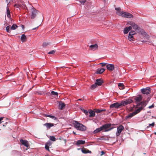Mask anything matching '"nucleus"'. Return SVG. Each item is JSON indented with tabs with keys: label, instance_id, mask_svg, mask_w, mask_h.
<instances>
[{
	"label": "nucleus",
	"instance_id": "nucleus-1",
	"mask_svg": "<svg viewBox=\"0 0 156 156\" xmlns=\"http://www.w3.org/2000/svg\"><path fill=\"white\" fill-rule=\"evenodd\" d=\"M111 125L112 124L111 123H107L103 125L100 127L95 130L94 131V134L97 133L103 130H104V131L105 132L110 131L114 128L111 127Z\"/></svg>",
	"mask_w": 156,
	"mask_h": 156
},
{
	"label": "nucleus",
	"instance_id": "nucleus-2",
	"mask_svg": "<svg viewBox=\"0 0 156 156\" xmlns=\"http://www.w3.org/2000/svg\"><path fill=\"white\" fill-rule=\"evenodd\" d=\"M73 124L76 129L78 130L85 131L86 129V127L85 126L79 123L77 121L73 120Z\"/></svg>",
	"mask_w": 156,
	"mask_h": 156
},
{
	"label": "nucleus",
	"instance_id": "nucleus-3",
	"mask_svg": "<svg viewBox=\"0 0 156 156\" xmlns=\"http://www.w3.org/2000/svg\"><path fill=\"white\" fill-rule=\"evenodd\" d=\"M147 102L146 101H143L137 103L136 108H138L136 110H139V112L147 105Z\"/></svg>",
	"mask_w": 156,
	"mask_h": 156
},
{
	"label": "nucleus",
	"instance_id": "nucleus-4",
	"mask_svg": "<svg viewBox=\"0 0 156 156\" xmlns=\"http://www.w3.org/2000/svg\"><path fill=\"white\" fill-rule=\"evenodd\" d=\"M128 25H130L137 32H140L141 31L140 28L139 27L137 24L133 22H129L128 23Z\"/></svg>",
	"mask_w": 156,
	"mask_h": 156
},
{
	"label": "nucleus",
	"instance_id": "nucleus-5",
	"mask_svg": "<svg viewBox=\"0 0 156 156\" xmlns=\"http://www.w3.org/2000/svg\"><path fill=\"white\" fill-rule=\"evenodd\" d=\"M39 13V12L32 6L31 9V18L33 19H34Z\"/></svg>",
	"mask_w": 156,
	"mask_h": 156
},
{
	"label": "nucleus",
	"instance_id": "nucleus-6",
	"mask_svg": "<svg viewBox=\"0 0 156 156\" xmlns=\"http://www.w3.org/2000/svg\"><path fill=\"white\" fill-rule=\"evenodd\" d=\"M118 15L128 18H133V17L132 14L127 12H119L118 13Z\"/></svg>",
	"mask_w": 156,
	"mask_h": 156
},
{
	"label": "nucleus",
	"instance_id": "nucleus-7",
	"mask_svg": "<svg viewBox=\"0 0 156 156\" xmlns=\"http://www.w3.org/2000/svg\"><path fill=\"white\" fill-rule=\"evenodd\" d=\"M139 110H136L132 113H129L128 115L126 116V119H127L131 118L133 116L136 115V114L139 113Z\"/></svg>",
	"mask_w": 156,
	"mask_h": 156
},
{
	"label": "nucleus",
	"instance_id": "nucleus-8",
	"mask_svg": "<svg viewBox=\"0 0 156 156\" xmlns=\"http://www.w3.org/2000/svg\"><path fill=\"white\" fill-rule=\"evenodd\" d=\"M122 102L120 103H118V102H116L115 103H114L113 104H111L110 105V108H119L120 107H121L122 106Z\"/></svg>",
	"mask_w": 156,
	"mask_h": 156
},
{
	"label": "nucleus",
	"instance_id": "nucleus-9",
	"mask_svg": "<svg viewBox=\"0 0 156 156\" xmlns=\"http://www.w3.org/2000/svg\"><path fill=\"white\" fill-rule=\"evenodd\" d=\"M141 92L143 94H148L151 92V89L149 87L141 89Z\"/></svg>",
	"mask_w": 156,
	"mask_h": 156
},
{
	"label": "nucleus",
	"instance_id": "nucleus-10",
	"mask_svg": "<svg viewBox=\"0 0 156 156\" xmlns=\"http://www.w3.org/2000/svg\"><path fill=\"white\" fill-rule=\"evenodd\" d=\"M124 129V127L122 125L118 126L117 127V132L116 133V136H119Z\"/></svg>",
	"mask_w": 156,
	"mask_h": 156
},
{
	"label": "nucleus",
	"instance_id": "nucleus-11",
	"mask_svg": "<svg viewBox=\"0 0 156 156\" xmlns=\"http://www.w3.org/2000/svg\"><path fill=\"white\" fill-rule=\"evenodd\" d=\"M132 99L135 101L136 103H137L140 102L142 100V97L141 95H138L134 97H132Z\"/></svg>",
	"mask_w": 156,
	"mask_h": 156
},
{
	"label": "nucleus",
	"instance_id": "nucleus-12",
	"mask_svg": "<svg viewBox=\"0 0 156 156\" xmlns=\"http://www.w3.org/2000/svg\"><path fill=\"white\" fill-rule=\"evenodd\" d=\"M133 102V100L130 99H126V101H122V106H124L126 105L129 104Z\"/></svg>",
	"mask_w": 156,
	"mask_h": 156
},
{
	"label": "nucleus",
	"instance_id": "nucleus-13",
	"mask_svg": "<svg viewBox=\"0 0 156 156\" xmlns=\"http://www.w3.org/2000/svg\"><path fill=\"white\" fill-rule=\"evenodd\" d=\"M20 142L23 145H24L27 148L29 147L28 142L27 140H23L22 139H21L20 140Z\"/></svg>",
	"mask_w": 156,
	"mask_h": 156
},
{
	"label": "nucleus",
	"instance_id": "nucleus-14",
	"mask_svg": "<svg viewBox=\"0 0 156 156\" xmlns=\"http://www.w3.org/2000/svg\"><path fill=\"white\" fill-rule=\"evenodd\" d=\"M98 46L97 44H92L89 46V48L90 50L94 51L98 48Z\"/></svg>",
	"mask_w": 156,
	"mask_h": 156
},
{
	"label": "nucleus",
	"instance_id": "nucleus-15",
	"mask_svg": "<svg viewBox=\"0 0 156 156\" xmlns=\"http://www.w3.org/2000/svg\"><path fill=\"white\" fill-rule=\"evenodd\" d=\"M103 83V80L101 79H98L96 80L95 83L97 86H101Z\"/></svg>",
	"mask_w": 156,
	"mask_h": 156
},
{
	"label": "nucleus",
	"instance_id": "nucleus-16",
	"mask_svg": "<svg viewBox=\"0 0 156 156\" xmlns=\"http://www.w3.org/2000/svg\"><path fill=\"white\" fill-rule=\"evenodd\" d=\"M107 68L110 71H112L114 69V66L112 64H108L106 66Z\"/></svg>",
	"mask_w": 156,
	"mask_h": 156
},
{
	"label": "nucleus",
	"instance_id": "nucleus-17",
	"mask_svg": "<svg viewBox=\"0 0 156 156\" xmlns=\"http://www.w3.org/2000/svg\"><path fill=\"white\" fill-rule=\"evenodd\" d=\"M132 29L131 26H129L128 27H126L124 29L123 33L125 34H127L129 31Z\"/></svg>",
	"mask_w": 156,
	"mask_h": 156
},
{
	"label": "nucleus",
	"instance_id": "nucleus-18",
	"mask_svg": "<svg viewBox=\"0 0 156 156\" xmlns=\"http://www.w3.org/2000/svg\"><path fill=\"white\" fill-rule=\"evenodd\" d=\"M44 126L48 129H50L51 127L54 126V124L51 123H46L44 124Z\"/></svg>",
	"mask_w": 156,
	"mask_h": 156
},
{
	"label": "nucleus",
	"instance_id": "nucleus-19",
	"mask_svg": "<svg viewBox=\"0 0 156 156\" xmlns=\"http://www.w3.org/2000/svg\"><path fill=\"white\" fill-rule=\"evenodd\" d=\"M65 104L62 101H61L59 103V108L60 109L62 110L65 107Z\"/></svg>",
	"mask_w": 156,
	"mask_h": 156
},
{
	"label": "nucleus",
	"instance_id": "nucleus-20",
	"mask_svg": "<svg viewBox=\"0 0 156 156\" xmlns=\"http://www.w3.org/2000/svg\"><path fill=\"white\" fill-rule=\"evenodd\" d=\"M21 3L19 4L20 8L24 9L27 8L24 2L22 1L21 2Z\"/></svg>",
	"mask_w": 156,
	"mask_h": 156
},
{
	"label": "nucleus",
	"instance_id": "nucleus-21",
	"mask_svg": "<svg viewBox=\"0 0 156 156\" xmlns=\"http://www.w3.org/2000/svg\"><path fill=\"white\" fill-rule=\"evenodd\" d=\"M21 41L23 42H25L27 40V37L24 34H22L21 35Z\"/></svg>",
	"mask_w": 156,
	"mask_h": 156
},
{
	"label": "nucleus",
	"instance_id": "nucleus-22",
	"mask_svg": "<svg viewBox=\"0 0 156 156\" xmlns=\"http://www.w3.org/2000/svg\"><path fill=\"white\" fill-rule=\"evenodd\" d=\"M81 151L84 154L90 153L91 152V151L84 148L82 149Z\"/></svg>",
	"mask_w": 156,
	"mask_h": 156
},
{
	"label": "nucleus",
	"instance_id": "nucleus-23",
	"mask_svg": "<svg viewBox=\"0 0 156 156\" xmlns=\"http://www.w3.org/2000/svg\"><path fill=\"white\" fill-rule=\"evenodd\" d=\"M9 7L8 6H7L6 14L7 16L9 18H10L11 17Z\"/></svg>",
	"mask_w": 156,
	"mask_h": 156
},
{
	"label": "nucleus",
	"instance_id": "nucleus-24",
	"mask_svg": "<svg viewBox=\"0 0 156 156\" xmlns=\"http://www.w3.org/2000/svg\"><path fill=\"white\" fill-rule=\"evenodd\" d=\"M95 111L94 112L92 110H90L88 112V113L90 114L89 117H94L95 116Z\"/></svg>",
	"mask_w": 156,
	"mask_h": 156
},
{
	"label": "nucleus",
	"instance_id": "nucleus-25",
	"mask_svg": "<svg viewBox=\"0 0 156 156\" xmlns=\"http://www.w3.org/2000/svg\"><path fill=\"white\" fill-rule=\"evenodd\" d=\"M85 143V140H78L77 141L76 143V144L77 145H79L80 144H83Z\"/></svg>",
	"mask_w": 156,
	"mask_h": 156
},
{
	"label": "nucleus",
	"instance_id": "nucleus-26",
	"mask_svg": "<svg viewBox=\"0 0 156 156\" xmlns=\"http://www.w3.org/2000/svg\"><path fill=\"white\" fill-rule=\"evenodd\" d=\"M105 70V69L104 68H101L100 69H98L97 71V73L101 74L103 73Z\"/></svg>",
	"mask_w": 156,
	"mask_h": 156
},
{
	"label": "nucleus",
	"instance_id": "nucleus-27",
	"mask_svg": "<svg viewBox=\"0 0 156 156\" xmlns=\"http://www.w3.org/2000/svg\"><path fill=\"white\" fill-rule=\"evenodd\" d=\"M118 86L120 89L122 90L124 88V86L123 83H119L118 84Z\"/></svg>",
	"mask_w": 156,
	"mask_h": 156
},
{
	"label": "nucleus",
	"instance_id": "nucleus-28",
	"mask_svg": "<svg viewBox=\"0 0 156 156\" xmlns=\"http://www.w3.org/2000/svg\"><path fill=\"white\" fill-rule=\"evenodd\" d=\"M51 144L50 142H47L45 145V148L46 150L49 151V147L48 145H50Z\"/></svg>",
	"mask_w": 156,
	"mask_h": 156
},
{
	"label": "nucleus",
	"instance_id": "nucleus-29",
	"mask_svg": "<svg viewBox=\"0 0 156 156\" xmlns=\"http://www.w3.org/2000/svg\"><path fill=\"white\" fill-rule=\"evenodd\" d=\"M44 115L45 116L50 117L54 120L56 119V117L54 116L51 115H47V114H45Z\"/></svg>",
	"mask_w": 156,
	"mask_h": 156
},
{
	"label": "nucleus",
	"instance_id": "nucleus-30",
	"mask_svg": "<svg viewBox=\"0 0 156 156\" xmlns=\"http://www.w3.org/2000/svg\"><path fill=\"white\" fill-rule=\"evenodd\" d=\"M106 111V109H95V112L97 113H100L101 112L103 111Z\"/></svg>",
	"mask_w": 156,
	"mask_h": 156
},
{
	"label": "nucleus",
	"instance_id": "nucleus-31",
	"mask_svg": "<svg viewBox=\"0 0 156 156\" xmlns=\"http://www.w3.org/2000/svg\"><path fill=\"white\" fill-rule=\"evenodd\" d=\"M17 27L18 26L16 24H13L11 27L10 29L12 30H15Z\"/></svg>",
	"mask_w": 156,
	"mask_h": 156
},
{
	"label": "nucleus",
	"instance_id": "nucleus-32",
	"mask_svg": "<svg viewBox=\"0 0 156 156\" xmlns=\"http://www.w3.org/2000/svg\"><path fill=\"white\" fill-rule=\"evenodd\" d=\"M128 38L129 41H133L134 39L133 35H130V36H129V34Z\"/></svg>",
	"mask_w": 156,
	"mask_h": 156
},
{
	"label": "nucleus",
	"instance_id": "nucleus-33",
	"mask_svg": "<svg viewBox=\"0 0 156 156\" xmlns=\"http://www.w3.org/2000/svg\"><path fill=\"white\" fill-rule=\"evenodd\" d=\"M97 85H96V84L95 83L94 84L92 85L90 87V89L92 90H93L96 87Z\"/></svg>",
	"mask_w": 156,
	"mask_h": 156
},
{
	"label": "nucleus",
	"instance_id": "nucleus-34",
	"mask_svg": "<svg viewBox=\"0 0 156 156\" xmlns=\"http://www.w3.org/2000/svg\"><path fill=\"white\" fill-rule=\"evenodd\" d=\"M6 30L7 32L10 33L11 29H10V28L9 26H8L6 28Z\"/></svg>",
	"mask_w": 156,
	"mask_h": 156
},
{
	"label": "nucleus",
	"instance_id": "nucleus-35",
	"mask_svg": "<svg viewBox=\"0 0 156 156\" xmlns=\"http://www.w3.org/2000/svg\"><path fill=\"white\" fill-rule=\"evenodd\" d=\"M136 34V32L134 30H131V31H130L129 32V36H130V35H133L134 34Z\"/></svg>",
	"mask_w": 156,
	"mask_h": 156
},
{
	"label": "nucleus",
	"instance_id": "nucleus-36",
	"mask_svg": "<svg viewBox=\"0 0 156 156\" xmlns=\"http://www.w3.org/2000/svg\"><path fill=\"white\" fill-rule=\"evenodd\" d=\"M50 140L53 141H55L56 140V138L55 136H50Z\"/></svg>",
	"mask_w": 156,
	"mask_h": 156
},
{
	"label": "nucleus",
	"instance_id": "nucleus-37",
	"mask_svg": "<svg viewBox=\"0 0 156 156\" xmlns=\"http://www.w3.org/2000/svg\"><path fill=\"white\" fill-rule=\"evenodd\" d=\"M51 94L53 95H57L58 96V94L57 92H55L54 91H52L51 92Z\"/></svg>",
	"mask_w": 156,
	"mask_h": 156
},
{
	"label": "nucleus",
	"instance_id": "nucleus-38",
	"mask_svg": "<svg viewBox=\"0 0 156 156\" xmlns=\"http://www.w3.org/2000/svg\"><path fill=\"white\" fill-rule=\"evenodd\" d=\"M115 9L118 11V12H116V13H117L118 14V13L119 12H122L121 11V8L119 7L116 8H115Z\"/></svg>",
	"mask_w": 156,
	"mask_h": 156
},
{
	"label": "nucleus",
	"instance_id": "nucleus-39",
	"mask_svg": "<svg viewBox=\"0 0 156 156\" xmlns=\"http://www.w3.org/2000/svg\"><path fill=\"white\" fill-rule=\"evenodd\" d=\"M82 111L87 115L88 114V112L86 110L82 109Z\"/></svg>",
	"mask_w": 156,
	"mask_h": 156
},
{
	"label": "nucleus",
	"instance_id": "nucleus-40",
	"mask_svg": "<svg viewBox=\"0 0 156 156\" xmlns=\"http://www.w3.org/2000/svg\"><path fill=\"white\" fill-rule=\"evenodd\" d=\"M56 51V50H53L49 52L48 53V54H54Z\"/></svg>",
	"mask_w": 156,
	"mask_h": 156
},
{
	"label": "nucleus",
	"instance_id": "nucleus-41",
	"mask_svg": "<svg viewBox=\"0 0 156 156\" xmlns=\"http://www.w3.org/2000/svg\"><path fill=\"white\" fill-rule=\"evenodd\" d=\"M14 6L16 8H19V9H20V4H15L14 5Z\"/></svg>",
	"mask_w": 156,
	"mask_h": 156
},
{
	"label": "nucleus",
	"instance_id": "nucleus-42",
	"mask_svg": "<svg viewBox=\"0 0 156 156\" xmlns=\"http://www.w3.org/2000/svg\"><path fill=\"white\" fill-rule=\"evenodd\" d=\"M80 2L81 4H83V5H84V4L86 2V0H81L80 1Z\"/></svg>",
	"mask_w": 156,
	"mask_h": 156
},
{
	"label": "nucleus",
	"instance_id": "nucleus-43",
	"mask_svg": "<svg viewBox=\"0 0 156 156\" xmlns=\"http://www.w3.org/2000/svg\"><path fill=\"white\" fill-rule=\"evenodd\" d=\"M48 44V43H44L43 44V46L44 47H45Z\"/></svg>",
	"mask_w": 156,
	"mask_h": 156
},
{
	"label": "nucleus",
	"instance_id": "nucleus-44",
	"mask_svg": "<svg viewBox=\"0 0 156 156\" xmlns=\"http://www.w3.org/2000/svg\"><path fill=\"white\" fill-rule=\"evenodd\" d=\"M11 0H6V2L8 3L7 6H8Z\"/></svg>",
	"mask_w": 156,
	"mask_h": 156
},
{
	"label": "nucleus",
	"instance_id": "nucleus-45",
	"mask_svg": "<svg viewBox=\"0 0 156 156\" xmlns=\"http://www.w3.org/2000/svg\"><path fill=\"white\" fill-rule=\"evenodd\" d=\"M155 123L154 122H153L151 124H149V126H151L152 127H153Z\"/></svg>",
	"mask_w": 156,
	"mask_h": 156
},
{
	"label": "nucleus",
	"instance_id": "nucleus-46",
	"mask_svg": "<svg viewBox=\"0 0 156 156\" xmlns=\"http://www.w3.org/2000/svg\"><path fill=\"white\" fill-rule=\"evenodd\" d=\"M106 63H104V62L101 63H100V64L101 65V66H105L106 65Z\"/></svg>",
	"mask_w": 156,
	"mask_h": 156
},
{
	"label": "nucleus",
	"instance_id": "nucleus-47",
	"mask_svg": "<svg viewBox=\"0 0 156 156\" xmlns=\"http://www.w3.org/2000/svg\"><path fill=\"white\" fill-rule=\"evenodd\" d=\"M154 104H153L152 105L149 106L148 108H153L154 107Z\"/></svg>",
	"mask_w": 156,
	"mask_h": 156
},
{
	"label": "nucleus",
	"instance_id": "nucleus-48",
	"mask_svg": "<svg viewBox=\"0 0 156 156\" xmlns=\"http://www.w3.org/2000/svg\"><path fill=\"white\" fill-rule=\"evenodd\" d=\"M4 118L3 117H1L0 118V124L2 122L1 121H2L3 120V119Z\"/></svg>",
	"mask_w": 156,
	"mask_h": 156
},
{
	"label": "nucleus",
	"instance_id": "nucleus-49",
	"mask_svg": "<svg viewBox=\"0 0 156 156\" xmlns=\"http://www.w3.org/2000/svg\"><path fill=\"white\" fill-rule=\"evenodd\" d=\"M105 152H104V151H101V155H104V154H105Z\"/></svg>",
	"mask_w": 156,
	"mask_h": 156
},
{
	"label": "nucleus",
	"instance_id": "nucleus-50",
	"mask_svg": "<svg viewBox=\"0 0 156 156\" xmlns=\"http://www.w3.org/2000/svg\"><path fill=\"white\" fill-rule=\"evenodd\" d=\"M38 26H37V27H35V28H33L32 29V30H36L38 28Z\"/></svg>",
	"mask_w": 156,
	"mask_h": 156
},
{
	"label": "nucleus",
	"instance_id": "nucleus-51",
	"mask_svg": "<svg viewBox=\"0 0 156 156\" xmlns=\"http://www.w3.org/2000/svg\"><path fill=\"white\" fill-rule=\"evenodd\" d=\"M73 133L74 134H76V133H75V132H74V131H73Z\"/></svg>",
	"mask_w": 156,
	"mask_h": 156
},
{
	"label": "nucleus",
	"instance_id": "nucleus-52",
	"mask_svg": "<svg viewBox=\"0 0 156 156\" xmlns=\"http://www.w3.org/2000/svg\"><path fill=\"white\" fill-rule=\"evenodd\" d=\"M64 141L65 142H66V139H64Z\"/></svg>",
	"mask_w": 156,
	"mask_h": 156
},
{
	"label": "nucleus",
	"instance_id": "nucleus-53",
	"mask_svg": "<svg viewBox=\"0 0 156 156\" xmlns=\"http://www.w3.org/2000/svg\"><path fill=\"white\" fill-rule=\"evenodd\" d=\"M22 26L23 28L24 27V26L23 25H22Z\"/></svg>",
	"mask_w": 156,
	"mask_h": 156
},
{
	"label": "nucleus",
	"instance_id": "nucleus-54",
	"mask_svg": "<svg viewBox=\"0 0 156 156\" xmlns=\"http://www.w3.org/2000/svg\"><path fill=\"white\" fill-rule=\"evenodd\" d=\"M81 100L80 99H79L78 100V101H80V100Z\"/></svg>",
	"mask_w": 156,
	"mask_h": 156
},
{
	"label": "nucleus",
	"instance_id": "nucleus-55",
	"mask_svg": "<svg viewBox=\"0 0 156 156\" xmlns=\"http://www.w3.org/2000/svg\"><path fill=\"white\" fill-rule=\"evenodd\" d=\"M59 139H60V140H61L62 139V138H61V137H60V138H59Z\"/></svg>",
	"mask_w": 156,
	"mask_h": 156
},
{
	"label": "nucleus",
	"instance_id": "nucleus-56",
	"mask_svg": "<svg viewBox=\"0 0 156 156\" xmlns=\"http://www.w3.org/2000/svg\"><path fill=\"white\" fill-rule=\"evenodd\" d=\"M154 134H155V135H156V132H155Z\"/></svg>",
	"mask_w": 156,
	"mask_h": 156
}]
</instances>
